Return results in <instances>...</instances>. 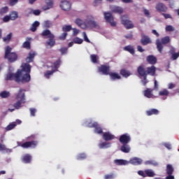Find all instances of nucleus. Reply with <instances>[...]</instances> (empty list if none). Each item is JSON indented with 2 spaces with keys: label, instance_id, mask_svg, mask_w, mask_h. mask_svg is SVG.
<instances>
[{
  "label": "nucleus",
  "instance_id": "obj_1",
  "mask_svg": "<svg viewBox=\"0 0 179 179\" xmlns=\"http://www.w3.org/2000/svg\"><path fill=\"white\" fill-rule=\"evenodd\" d=\"M13 68L9 67L8 72L4 76L5 80H15V82H24L27 83L30 82L31 77V66L27 63L21 65V69H18L16 73H13Z\"/></svg>",
  "mask_w": 179,
  "mask_h": 179
},
{
  "label": "nucleus",
  "instance_id": "obj_2",
  "mask_svg": "<svg viewBox=\"0 0 179 179\" xmlns=\"http://www.w3.org/2000/svg\"><path fill=\"white\" fill-rule=\"evenodd\" d=\"M16 99L17 101L14 103V107L16 110H19L20 107H22V104H24L26 103V97L24 96V92L23 90L20 89L16 96Z\"/></svg>",
  "mask_w": 179,
  "mask_h": 179
},
{
  "label": "nucleus",
  "instance_id": "obj_3",
  "mask_svg": "<svg viewBox=\"0 0 179 179\" xmlns=\"http://www.w3.org/2000/svg\"><path fill=\"white\" fill-rule=\"evenodd\" d=\"M12 51V48L9 46L6 48L5 50V58H6L9 62H15L16 59H17V55L15 52H10Z\"/></svg>",
  "mask_w": 179,
  "mask_h": 179
},
{
  "label": "nucleus",
  "instance_id": "obj_4",
  "mask_svg": "<svg viewBox=\"0 0 179 179\" xmlns=\"http://www.w3.org/2000/svg\"><path fill=\"white\" fill-rule=\"evenodd\" d=\"M170 43V36H165L161 39H157L156 41V45H157V48L159 52L162 54L163 52V44H169Z\"/></svg>",
  "mask_w": 179,
  "mask_h": 179
},
{
  "label": "nucleus",
  "instance_id": "obj_5",
  "mask_svg": "<svg viewBox=\"0 0 179 179\" xmlns=\"http://www.w3.org/2000/svg\"><path fill=\"white\" fill-rule=\"evenodd\" d=\"M42 36H47L50 38L49 41L46 43L47 47H52L55 45V40H54V34H51V31L48 29H45L43 31Z\"/></svg>",
  "mask_w": 179,
  "mask_h": 179
},
{
  "label": "nucleus",
  "instance_id": "obj_6",
  "mask_svg": "<svg viewBox=\"0 0 179 179\" xmlns=\"http://www.w3.org/2000/svg\"><path fill=\"white\" fill-rule=\"evenodd\" d=\"M88 128H94V132L95 134H97L98 135H102L103 134V128H101V126L99 124V122H89L87 124Z\"/></svg>",
  "mask_w": 179,
  "mask_h": 179
},
{
  "label": "nucleus",
  "instance_id": "obj_7",
  "mask_svg": "<svg viewBox=\"0 0 179 179\" xmlns=\"http://www.w3.org/2000/svg\"><path fill=\"white\" fill-rule=\"evenodd\" d=\"M121 23L126 27L127 29H134V25L132 23V21L129 20L128 15H122L121 17Z\"/></svg>",
  "mask_w": 179,
  "mask_h": 179
},
{
  "label": "nucleus",
  "instance_id": "obj_8",
  "mask_svg": "<svg viewBox=\"0 0 179 179\" xmlns=\"http://www.w3.org/2000/svg\"><path fill=\"white\" fill-rule=\"evenodd\" d=\"M61 64V60H57L54 63L53 66L52 67V71H48L45 73V78L46 79H50V76H51L57 69H58V66H59V64Z\"/></svg>",
  "mask_w": 179,
  "mask_h": 179
},
{
  "label": "nucleus",
  "instance_id": "obj_9",
  "mask_svg": "<svg viewBox=\"0 0 179 179\" xmlns=\"http://www.w3.org/2000/svg\"><path fill=\"white\" fill-rule=\"evenodd\" d=\"M103 15L105 20L108 22V23H110L112 27H115V26H117V23L114 22V17H113V14L108 12H105Z\"/></svg>",
  "mask_w": 179,
  "mask_h": 179
},
{
  "label": "nucleus",
  "instance_id": "obj_10",
  "mask_svg": "<svg viewBox=\"0 0 179 179\" xmlns=\"http://www.w3.org/2000/svg\"><path fill=\"white\" fill-rule=\"evenodd\" d=\"M37 145H38L37 141H28L22 143V145H20L18 143V146H21L22 148H24V149H27L28 148H36V146H37Z\"/></svg>",
  "mask_w": 179,
  "mask_h": 179
},
{
  "label": "nucleus",
  "instance_id": "obj_11",
  "mask_svg": "<svg viewBox=\"0 0 179 179\" xmlns=\"http://www.w3.org/2000/svg\"><path fill=\"white\" fill-rule=\"evenodd\" d=\"M119 141L122 144H128L131 142V136L128 134H122L120 136Z\"/></svg>",
  "mask_w": 179,
  "mask_h": 179
},
{
  "label": "nucleus",
  "instance_id": "obj_12",
  "mask_svg": "<svg viewBox=\"0 0 179 179\" xmlns=\"http://www.w3.org/2000/svg\"><path fill=\"white\" fill-rule=\"evenodd\" d=\"M141 43L142 45H148V44H152V40L149 36L145 35L144 34H141Z\"/></svg>",
  "mask_w": 179,
  "mask_h": 179
},
{
  "label": "nucleus",
  "instance_id": "obj_13",
  "mask_svg": "<svg viewBox=\"0 0 179 179\" xmlns=\"http://www.w3.org/2000/svg\"><path fill=\"white\" fill-rule=\"evenodd\" d=\"M99 72H101L103 75L110 74V67L106 64L101 65L98 69Z\"/></svg>",
  "mask_w": 179,
  "mask_h": 179
},
{
  "label": "nucleus",
  "instance_id": "obj_14",
  "mask_svg": "<svg viewBox=\"0 0 179 179\" xmlns=\"http://www.w3.org/2000/svg\"><path fill=\"white\" fill-rule=\"evenodd\" d=\"M155 9L157 12H167V6L164 5L163 3H158L155 6Z\"/></svg>",
  "mask_w": 179,
  "mask_h": 179
},
{
  "label": "nucleus",
  "instance_id": "obj_15",
  "mask_svg": "<svg viewBox=\"0 0 179 179\" xmlns=\"http://www.w3.org/2000/svg\"><path fill=\"white\" fill-rule=\"evenodd\" d=\"M137 72L139 76H141V77L148 76V71L143 66H139L137 69Z\"/></svg>",
  "mask_w": 179,
  "mask_h": 179
},
{
  "label": "nucleus",
  "instance_id": "obj_16",
  "mask_svg": "<svg viewBox=\"0 0 179 179\" xmlns=\"http://www.w3.org/2000/svg\"><path fill=\"white\" fill-rule=\"evenodd\" d=\"M45 4L43 6L42 9L43 10H48V9H51L54 7V1L52 0H45Z\"/></svg>",
  "mask_w": 179,
  "mask_h": 179
},
{
  "label": "nucleus",
  "instance_id": "obj_17",
  "mask_svg": "<svg viewBox=\"0 0 179 179\" xmlns=\"http://www.w3.org/2000/svg\"><path fill=\"white\" fill-rule=\"evenodd\" d=\"M143 162L142 159L138 157H133L129 160V163L134 166H139Z\"/></svg>",
  "mask_w": 179,
  "mask_h": 179
},
{
  "label": "nucleus",
  "instance_id": "obj_18",
  "mask_svg": "<svg viewBox=\"0 0 179 179\" xmlns=\"http://www.w3.org/2000/svg\"><path fill=\"white\" fill-rule=\"evenodd\" d=\"M22 124V120H16V122H12L6 127V131H12L16 125Z\"/></svg>",
  "mask_w": 179,
  "mask_h": 179
},
{
  "label": "nucleus",
  "instance_id": "obj_19",
  "mask_svg": "<svg viewBox=\"0 0 179 179\" xmlns=\"http://www.w3.org/2000/svg\"><path fill=\"white\" fill-rule=\"evenodd\" d=\"M115 138V136L110 132H105L103 134V139L106 141H113Z\"/></svg>",
  "mask_w": 179,
  "mask_h": 179
},
{
  "label": "nucleus",
  "instance_id": "obj_20",
  "mask_svg": "<svg viewBox=\"0 0 179 179\" xmlns=\"http://www.w3.org/2000/svg\"><path fill=\"white\" fill-rule=\"evenodd\" d=\"M88 24L92 27V29L100 30V25L99 24V22H96L95 20H90V21H88Z\"/></svg>",
  "mask_w": 179,
  "mask_h": 179
},
{
  "label": "nucleus",
  "instance_id": "obj_21",
  "mask_svg": "<svg viewBox=\"0 0 179 179\" xmlns=\"http://www.w3.org/2000/svg\"><path fill=\"white\" fill-rule=\"evenodd\" d=\"M147 62L148 64H150V65H155V64L157 62V58L153 55H148L147 57Z\"/></svg>",
  "mask_w": 179,
  "mask_h": 179
},
{
  "label": "nucleus",
  "instance_id": "obj_22",
  "mask_svg": "<svg viewBox=\"0 0 179 179\" xmlns=\"http://www.w3.org/2000/svg\"><path fill=\"white\" fill-rule=\"evenodd\" d=\"M153 90L150 88H147L143 92V94L145 97H147L148 99H152L153 97Z\"/></svg>",
  "mask_w": 179,
  "mask_h": 179
},
{
  "label": "nucleus",
  "instance_id": "obj_23",
  "mask_svg": "<svg viewBox=\"0 0 179 179\" xmlns=\"http://www.w3.org/2000/svg\"><path fill=\"white\" fill-rule=\"evenodd\" d=\"M148 75H151V76L156 75V67H155V66L147 68V76Z\"/></svg>",
  "mask_w": 179,
  "mask_h": 179
},
{
  "label": "nucleus",
  "instance_id": "obj_24",
  "mask_svg": "<svg viewBox=\"0 0 179 179\" xmlns=\"http://www.w3.org/2000/svg\"><path fill=\"white\" fill-rule=\"evenodd\" d=\"M122 145L120 148V150L123 152V153H129L131 152V147L128 144H122Z\"/></svg>",
  "mask_w": 179,
  "mask_h": 179
},
{
  "label": "nucleus",
  "instance_id": "obj_25",
  "mask_svg": "<svg viewBox=\"0 0 179 179\" xmlns=\"http://www.w3.org/2000/svg\"><path fill=\"white\" fill-rule=\"evenodd\" d=\"M159 113V110L152 108V109H150L149 110H147L145 112V114L148 117H150V115H158Z\"/></svg>",
  "mask_w": 179,
  "mask_h": 179
},
{
  "label": "nucleus",
  "instance_id": "obj_26",
  "mask_svg": "<svg viewBox=\"0 0 179 179\" xmlns=\"http://www.w3.org/2000/svg\"><path fill=\"white\" fill-rule=\"evenodd\" d=\"M123 50L124 51H127V52H129L130 54H131V55H134V54H135V48L131 45L125 46Z\"/></svg>",
  "mask_w": 179,
  "mask_h": 179
},
{
  "label": "nucleus",
  "instance_id": "obj_27",
  "mask_svg": "<svg viewBox=\"0 0 179 179\" xmlns=\"http://www.w3.org/2000/svg\"><path fill=\"white\" fill-rule=\"evenodd\" d=\"M34 57H36V52L34 51H31L28 57L26 58V61L27 62H33V59H34Z\"/></svg>",
  "mask_w": 179,
  "mask_h": 179
},
{
  "label": "nucleus",
  "instance_id": "obj_28",
  "mask_svg": "<svg viewBox=\"0 0 179 179\" xmlns=\"http://www.w3.org/2000/svg\"><path fill=\"white\" fill-rule=\"evenodd\" d=\"M120 75L123 76V78H129V76H131V71L125 69H122L120 72Z\"/></svg>",
  "mask_w": 179,
  "mask_h": 179
},
{
  "label": "nucleus",
  "instance_id": "obj_29",
  "mask_svg": "<svg viewBox=\"0 0 179 179\" xmlns=\"http://www.w3.org/2000/svg\"><path fill=\"white\" fill-rule=\"evenodd\" d=\"M112 12L121 15L124 12V9L120 6H115L112 8Z\"/></svg>",
  "mask_w": 179,
  "mask_h": 179
},
{
  "label": "nucleus",
  "instance_id": "obj_30",
  "mask_svg": "<svg viewBox=\"0 0 179 179\" xmlns=\"http://www.w3.org/2000/svg\"><path fill=\"white\" fill-rule=\"evenodd\" d=\"M60 8L62 10H68V0H62L60 2Z\"/></svg>",
  "mask_w": 179,
  "mask_h": 179
},
{
  "label": "nucleus",
  "instance_id": "obj_31",
  "mask_svg": "<svg viewBox=\"0 0 179 179\" xmlns=\"http://www.w3.org/2000/svg\"><path fill=\"white\" fill-rule=\"evenodd\" d=\"M63 31H64L59 37V40H65V38H66V36L68 35V34L66 33V31H68V25H65L63 27Z\"/></svg>",
  "mask_w": 179,
  "mask_h": 179
},
{
  "label": "nucleus",
  "instance_id": "obj_32",
  "mask_svg": "<svg viewBox=\"0 0 179 179\" xmlns=\"http://www.w3.org/2000/svg\"><path fill=\"white\" fill-rule=\"evenodd\" d=\"M76 24H78L79 27H81L82 29H85L86 27V24H85V22H83L80 18H77L75 20Z\"/></svg>",
  "mask_w": 179,
  "mask_h": 179
},
{
  "label": "nucleus",
  "instance_id": "obj_33",
  "mask_svg": "<svg viewBox=\"0 0 179 179\" xmlns=\"http://www.w3.org/2000/svg\"><path fill=\"white\" fill-rule=\"evenodd\" d=\"M114 163L116 166H125L128 164V162L124 160V159H115L114 161Z\"/></svg>",
  "mask_w": 179,
  "mask_h": 179
},
{
  "label": "nucleus",
  "instance_id": "obj_34",
  "mask_svg": "<svg viewBox=\"0 0 179 179\" xmlns=\"http://www.w3.org/2000/svg\"><path fill=\"white\" fill-rule=\"evenodd\" d=\"M110 76L112 80H117V79H121V76L117 73H109L108 74Z\"/></svg>",
  "mask_w": 179,
  "mask_h": 179
},
{
  "label": "nucleus",
  "instance_id": "obj_35",
  "mask_svg": "<svg viewBox=\"0 0 179 179\" xmlns=\"http://www.w3.org/2000/svg\"><path fill=\"white\" fill-rule=\"evenodd\" d=\"M145 173L146 177H155V176H156L155 171H153L152 169H145Z\"/></svg>",
  "mask_w": 179,
  "mask_h": 179
},
{
  "label": "nucleus",
  "instance_id": "obj_36",
  "mask_svg": "<svg viewBox=\"0 0 179 179\" xmlns=\"http://www.w3.org/2000/svg\"><path fill=\"white\" fill-rule=\"evenodd\" d=\"M166 171V174H173V173H174V168L173 167V165L167 164Z\"/></svg>",
  "mask_w": 179,
  "mask_h": 179
},
{
  "label": "nucleus",
  "instance_id": "obj_37",
  "mask_svg": "<svg viewBox=\"0 0 179 179\" xmlns=\"http://www.w3.org/2000/svg\"><path fill=\"white\" fill-rule=\"evenodd\" d=\"M38 26H40V22H38V21H35L30 28L31 31H36Z\"/></svg>",
  "mask_w": 179,
  "mask_h": 179
},
{
  "label": "nucleus",
  "instance_id": "obj_38",
  "mask_svg": "<svg viewBox=\"0 0 179 179\" xmlns=\"http://www.w3.org/2000/svg\"><path fill=\"white\" fill-rule=\"evenodd\" d=\"M31 162V156L30 155H26L22 157V162L23 163H30Z\"/></svg>",
  "mask_w": 179,
  "mask_h": 179
},
{
  "label": "nucleus",
  "instance_id": "obj_39",
  "mask_svg": "<svg viewBox=\"0 0 179 179\" xmlns=\"http://www.w3.org/2000/svg\"><path fill=\"white\" fill-rule=\"evenodd\" d=\"M110 143L102 142L99 144V149H107V148H110Z\"/></svg>",
  "mask_w": 179,
  "mask_h": 179
},
{
  "label": "nucleus",
  "instance_id": "obj_40",
  "mask_svg": "<svg viewBox=\"0 0 179 179\" xmlns=\"http://www.w3.org/2000/svg\"><path fill=\"white\" fill-rule=\"evenodd\" d=\"M169 94H170V92H169V90H167L166 89H164L159 92V96L167 97Z\"/></svg>",
  "mask_w": 179,
  "mask_h": 179
},
{
  "label": "nucleus",
  "instance_id": "obj_41",
  "mask_svg": "<svg viewBox=\"0 0 179 179\" xmlns=\"http://www.w3.org/2000/svg\"><path fill=\"white\" fill-rule=\"evenodd\" d=\"M10 96V93L8 91H3L0 93V97L1 99H8Z\"/></svg>",
  "mask_w": 179,
  "mask_h": 179
},
{
  "label": "nucleus",
  "instance_id": "obj_42",
  "mask_svg": "<svg viewBox=\"0 0 179 179\" xmlns=\"http://www.w3.org/2000/svg\"><path fill=\"white\" fill-rule=\"evenodd\" d=\"M4 150L6 153H10L12 152V150L9 148H6L5 145L0 143V151Z\"/></svg>",
  "mask_w": 179,
  "mask_h": 179
},
{
  "label": "nucleus",
  "instance_id": "obj_43",
  "mask_svg": "<svg viewBox=\"0 0 179 179\" xmlns=\"http://www.w3.org/2000/svg\"><path fill=\"white\" fill-rule=\"evenodd\" d=\"M17 17H18V14H17V12L16 11H13L10 14V18L11 20H16V19H17Z\"/></svg>",
  "mask_w": 179,
  "mask_h": 179
},
{
  "label": "nucleus",
  "instance_id": "obj_44",
  "mask_svg": "<svg viewBox=\"0 0 179 179\" xmlns=\"http://www.w3.org/2000/svg\"><path fill=\"white\" fill-rule=\"evenodd\" d=\"M29 40H31V38H27V41L25 42H24V43L22 45V47L24 48H27V49L30 48V41H29Z\"/></svg>",
  "mask_w": 179,
  "mask_h": 179
},
{
  "label": "nucleus",
  "instance_id": "obj_45",
  "mask_svg": "<svg viewBox=\"0 0 179 179\" xmlns=\"http://www.w3.org/2000/svg\"><path fill=\"white\" fill-rule=\"evenodd\" d=\"M73 43L75 44H82V43H83V39L76 37L73 39Z\"/></svg>",
  "mask_w": 179,
  "mask_h": 179
},
{
  "label": "nucleus",
  "instance_id": "obj_46",
  "mask_svg": "<svg viewBox=\"0 0 179 179\" xmlns=\"http://www.w3.org/2000/svg\"><path fill=\"white\" fill-rule=\"evenodd\" d=\"M10 38H12V34H8L6 37L3 38L4 43H9L10 41Z\"/></svg>",
  "mask_w": 179,
  "mask_h": 179
},
{
  "label": "nucleus",
  "instance_id": "obj_47",
  "mask_svg": "<svg viewBox=\"0 0 179 179\" xmlns=\"http://www.w3.org/2000/svg\"><path fill=\"white\" fill-rule=\"evenodd\" d=\"M90 59L93 64H97V56L96 55H91Z\"/></svg>",
  "mask_w": 179,
  "mask_h": 179
},
{
  "label": "nucleus",
  "instance_id": "obj_48",
  "mask_svg": "<svg viewBox=\"0 0 179 179\" xmlns=\"http://www.w3.org/2000/svg\"><path fill=\"white\" fill-rule=\"evenodd\" d=\"M145 164H151L152 166H159V163H157L153 160L146 161Z\"/></svg>",
  "mask_w": 179,
  "mask_h": 179
},
{
  "label": "nucleus",
  "instance_id": "obj_49",
  "mask_svg": "<svg viewBox=\"0 0 179 179\" xmlns=\"http://www.w3.org/2000/svg\"><path fill=\"white\" fill-rule=\"evenodd\" d=\"M115 176L114 175V173L107 174V175H105L104 176V179H115Z\"/></svg>",
  "mask_w": 179,
  "mask_h": 179
},
{
  "label": "nucleus",
  "instance_id": "obj_50",
  "mask_svg": "<svg viewBox=\"0 0 179 179\" xmlns=\"http://www.w3.org/2000/svg\"><path fill=\"white\" fill-rule=\"evenodd\" d=\"M85 158H86V154L85 153L79 154L77 157L78 160H83Z\"/></svg>",
  "mask_w": 179,
  "mask_h": 179
},
{
  "label": "nucleus",
  "instance_id": "obj_51",
  "mask_svg": "<svg viewBox=\"0 0 179 179\" xmlns=\"http://www.w3.org/2000/svg\"><path fill=\"white\" fill-rule=\"evenodd\" d=\"M8 10H9L8 7H6V6L3 7L0 9V13H1V15H3V14L6 13L8 12Z\"/></svg>",
  "mask_w": 179,
  "mask_h": 179
},
{
  "label": "nucleus",
  "instance_id": "obj_52",
  "mask_svg": "<svg viewBox=\"0 0 179 179\" xmlns=\"http://www.w3.org/2000/svg\"><path fill=\"white\" fill-rule=\"evenodd\" d=\"M179 57V52L177 53H173L171 57V59H173V61H176Z\"/></svg>",
  "mask_w": 179,
  "mask_h": 179
},
{
  "label": "nucleus",
  "instance_id": "obj_53",
  "mask_svg": "<svg viewBox=\"0 0 179 179\" xmlns=\"http://www.w3.org/2000/svg\"><path fill=\"white\" fill-rule=\"evenodd\" d=\"M52 24L50 21H45L43 22V27L48 28V27H51Z\"/></svg>",
  "mask_w": 179,
  "mask_h": 179
},
{
  "label": "nucleus",
  "instance_id": "obj_54",
  "mask_svg": "<svg viewBox=\"0 0 179 179\" xmlns=\"http://www.w3.org/2000/svg\"><path fill=\"white\" fill-rule=\"evenodd\" d=\"M143 78V79L141 80V82H142L143 86H146V85H148V83L149 82L148 80V76H144Z\"/></svg>",
  "mask_w": 179,
  "mask_h": 179
},
{
  "label": "nucleus",
  "instance_id": "obj_55",
  "mask_svg": "<svg viewBox=\"0 0 179 179\" xmlns=\"http://www.w3.org/2000/svg\"><path fill=\"white\" fill-rule=\"evenodd\" d=\"M166 31H174V27L171 25H168L166 27Z\"/></svg>",
  "mask_w": 179,
  "mask_h": 179
},
{
  "label": "nucleus",
  "instance_id": "obj_56",
  "mask_svg": "<svg viewBox=\"0 0 179 179\" xmlns=\"http://www.w3.org/2000/svg\"><path fill=\"white\" fill-rule=\"evenodd\" d=\"M83 36L85 41H86L87 43H90V39L89 38H87V35L86 34V32H83Z\"/></svg>",
  "mask_w": 179,
  "mask_h": 179
},
{
  "label": "nucleus",
  "instance_id": "obj_57",
  "mask_svg": "<svg viewBox=\"0 0 179 179\" xmlns=\"http://www.w3.org/2000/svg\"><path fill=\"white\" fill-rule=\"evenodd\" d=\"M138 176H141V177H143L145 178V177H146V173H145V171H138Z\"/></svg>",
  "mask_w": 179,
  "mask_h": 179
},
{
  "label": "nucleus",
  "instance_id": "obj_58",
  "mask_svg": "<svg viewBox=\"0 0 179 179\" xmlns=\"http://www.w3.org/2000/svg\"><path fill=\"white\" fill-rule=\"evenodd\" d=\"M103 2V0H94V6H97Z\"/></svg>",
  "mask_w": 179,
  "mask_h": 179
},
{
  "label": "nucleus",
  "instance_id": "obj_59",
  "mask_svg": "<svg viewBox=\"0 0 179 179\" xmlns=\"http://www.w3.org/2000/svg\"><path fill=\"white\" fill-rule=\"evenodd\" d=\"M9 20H11L10 15H6V16H5V17L3 18V21L4 22H6V23L8 22H9Z\"/></svg>",
  "mask_w": 179,
  "mask_h": 179
},
{
  "label": "nucleus",
  "instance_id": "obj_60",
  "mask_svg": "<svg viewBox=\"0 0 179 179\" xmlns=\"http://www.w3.org/2000/svg\"><path fill=\"white\" fill-rule=\"evenodd\" d=\"M79 34V30L76 28H73V36H78Z\"/></svg>",
  "mask_w": 179,
  "mask_h": 179
},
{
  "label": "nucleus",
  "instance_id": "obj_61",
  "mask_svg": "<svg viewBox=\"0 0 179 179\" xmlns=\"http://www.w3.org/2000/svg\"><path fill=\"white\" fill-rule=\"evenodd\" d=\"M29 110H30L31 117H34L36 115V110L34 108H30Z\"/></svg>",
  "mask_w": 179,
  "mask_h": 179
},
{
  "label": "nucleus",
  "instance_id": "obj_62",
  "mask_svg": "<svg viewBox=\"0 0 179 179\" xmlns=\"http://www.w3.org/2000/svg\"><path fill=\"white\" fill-rule=\"evenodd\" d=\"M32 13L34 15H35L36 16H38V15H40V13H41V12L40 11V10H32Z\"/></svg>",
  "mask_w": 179,
  "mask_h": 179
},
{
  "label": "nucleus",
  "instance_id": "obj_63",
  "mask_svg": "<svg viewBox=\"0 0 179 179\" xmlns=\"http://www.w3.org/2000/svg\"><path fill=\"white\" fill-rule=\"evenodd\" d=\"M18 0H10V5L11 6H14V5H16L17 3Z\"/></svg>",
  "mask_w": 179,
  "mask_h": 179
},
{
  "label": "nucleus",
  "instance_id": "obj_64",
  "mask_svg": "<svg viewBox=\"0 0 179 179\" xmlns=\"http://www.w3.org/2000/svg\"><path fill=\"white\" fill-rule=\"evenodd\" d=\"M165 179H174V176H173V174H167V176L165 178Z\"/></svg>",
  "mask_w": 179,
  "mask_h": 179
}]
</instances>
